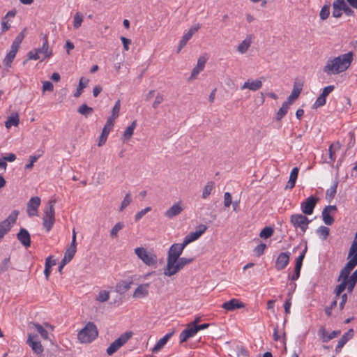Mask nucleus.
<instances>
[{
  "mask_svg": "<svg viewBox=\"0 0 357 357\" xmlns=\"http://www.w3.org/2000/svg\"><path fill=\"white\" fill-rule=\"evenodd\" d=\"M266 248V245L263 243H261L260 244L257 245L254 250L256 256L257 257L261 256L264 254Z\"/></svg>",
  "mask_w": 357,
  "mask_h": 357,
  "instance_id": "obj_52",
  "label": "nucleus"
},
{
  "mask_svg": "<svg viewBox=\"0 0 357 357\" xmlns=\"http://www.w3.org/2000/svg\"><path fill=\"white\" fill-rule=\"evenodd\" d=\"M262 86V82L259 79L250 80L248 79L245 82L243 85L241 86V89H248L251 91H257L261 89Z\"/></svg>",
  "mask_w": 357,
  "mask_h": 357,
  "instance_id": "obj_21",
  "label": "nucleus"
},
{
  "mask_svg": "<svg viewBox=\"0 0 357 357\" xmlns=\"http://www.w3.org/2000/svg\"><path fill=\"white\" fill-rule=\"evenodd\" d=\"M341 333V331L340 330L333 331H332L326 337H323V342H327L329 340L337 337Z\"/></svg>",
  "mask_w": 357,
  "mask_h": 357,
  "instance_id": "obj_55",
  "label": "nucleus"
},
{
  "mask_svg": "<svg viewBox=\"0 0 357 357\" xmlns=\"http://www.w3.org/2000/svg\"><path fill=\"white\" fill-rule=\"evenodd\" d=\"M194 258L181 257L171 267L166 266L164 269V275L166 276H172L183 269L186 265L191 264Z\"/></svg>",
  "mask_w": 357,
  "mask_h": 357,
  "instance_id": "obj_5",
  "label": "nucleus"
},
{
  "mask_svg": "<svg viewBox=\"0 0 357 357\" xmlns=\"http://www.w3.org/2000/svg\"><path fill=\"white\" fill-rule=\"evenodd\" d=\"M356 266V262L349 259V261L346 264V265L340 271L339 277L337 278V281L339 282L340 280H349L350 273Z\"/></svg>",
  "mask_w": 357,
  "mask_h": 357,
  "instance_id": "obj_13",
  "label": "nucleus"
},
{
  "mask_svg": "<svg viewBox=\"0 0 357 357\" xmlns=\"http://www.w3.org/2000/svg\"><path fill=\"white\" fill-rule=\"evenodd\" d=\"M208 59V55L206 53L202 54L197 61V66L195 67H204L207 60Z\"/></svg>",
  "mask_w": 357,
  "mask_h": 357,
  "instance_id": "obj_53",
  "label": "nucleus"
},
{
  "mask_svg": "<svg viewBox=\"0 0 357 357\" xmlns=\"http://www.w3.org/2000/svg\"><path fill=\"white\" fill-rule=\"evenodd\" d=\"M183 210V208L181 204L179 203H176L165 211V216L168 218H172L180 214Z\"/></svg>",
  "mask_w": 357,
  "mask_h": 357,
  "instance_id": "obj_20",
  "label": "nucleus"
},
{
  "mask_svg": "<svg viewBox=\"0 0 357 357\" xmlns=\"http://www.w3.org/2000/svg\"><path fill=\"white\" fill-rule=\"evenodd\" d=\"M251 43H252L251 38L250 37L246 38L244 40H243L241 42V43H240L238 45V46L237 47L238 51L239 52H241V54L246 52L250 46Z\"/></svg>",
  "mask_w": 357,
  "mask_h": 357,
  "instance_id": "obj_34",
  "label": "nucleus"
},
{
  "mask_svg": "<svg viewBox=\"0 0 357 357\" xmlns=\"http://www.w3.org/2000/svg\"><path fill=\"white\" fill-rule=\"evenodd\" d=\"M307 246H305L304 250L301 252L299 256L296 258L295 267H297L299 268H302L303 262V260L305 258V253L307 252Z\"/></svg>",
  "mask_w": 357,
  "mask_h": 357,
  "instance_id": "obj_43",
  "label": "nucleus"
},
{
  "mask_svg": "<svg viewBox=\"0 0 357 357\" xmlns=\"http://www.w3.org/2000/svg\"><path fill=\"white\" fill-rule=\"evenodd\" d=\"M77 112L80 114L87 117L93 112V109L88 106L86 103H84L78 107Z\"/></svg>",
  "mask_w": 357,
  "mask_h": 357,
  "instance_id": "obj_33",
  "label": "nucleus"
},
{
  "mask_svg": "<svg viewBox=\"0 0 357 357\" xmlns=\"http://www.w3.org/2000/svg\"><path fill=\"white\" fill-rule=\"evenodd\" d=\"M302 89H303V84L297 83V82H295L294 87L290 96L287 98V100L284 101V102H286L289 105H292L294 101L298 98Z\"/></svg>",
  "mask_w": 357,
  "mask_h": 357,
  "instance_id": "obj_17",
  "label": "nucleus"
},
{
  "mask_svg": "<svg viewBox=\"0 0 357 357\" xmlns=\"http://www.w3.org/2000/svg\"><path fill=\"white\" fill-rule=\"evenodd\" d=\"M132 202L130 194L128 192L124 197L119 208L120 211H122L126 207L130 205Z\"/></svg>",
  "mask_w": 357,
  "mask_h": 357,
  "instance_id": "obj_46",
  "label": "nucleus"
},
{
  "mask_svg": "<svg viewBox=\"0 0 357 357\" xmlns=\"http://www.w3.org/2000/svg\"><path fill=\"white\" fill-rule=\"evenodd\" d=\"M29 325H32L36 328V330L40 335L42 338H43L44 340L49 339V333L47 331V330L43 328V326L42 325H40L38 323H34V322H31L29 324Z\"/></svg>",
  "mask_w": 357,
  "mask_h": 357,
  "instance_id": "obj_29",
  "label": "nucleus"
},
{
  "mask_svg": "<svg viewBox=\"0 0 357 357\" xmlns=\"http://www.w3.org/2000/svg\"><path fill=\"white\" fill-rule=\"evenodd\" d=\"M133 335L132 331H126L115 340L106 349L108 356H112L123 347Z\"/></svg>",
  "mask_w": 357,
  "mask_h": 357,
  "instance_id": "obj_3",
  "label": "nucleus"
},
{
  "mask_svg": "<svg viewBox=\"0 0 357 357\" xmlns=\"http://www.w3.org/2000/svg\"><path fill=\"white\" fill-rule=\"evenodd\" d=\"M10 257L5 258L0 264V273H3L8 271L10 267Z\"/></svg>",
  "mask_w": 357,
  "mask_h": 357,
  "instance_id": "obj_49",
  "label": "nucleus"
},
{
  "mask_svg": "<svg viewBox=\"0 0 357 357\" xmlns=\"http://www.w3.org/2000/svg\"><path fill=\"white\" fill-rule=\"evenodd\" d=\"M26 31V28H24L23 30L15 37L14 41L15 43H19L21 45L22 40L25 37V32Z\"/></svg>",
  "mask_w": 357,
  "mask_h": 357,
  "instance_id": "obj_61",
  "label": "nucleus"
},
{
  "mask_svg": "<svg viewBox=\"0 0 357 357\" xmlns=\"http://www.w3.org/2000/svg\"><path fill=\"white\" fill-rule=\"evenodd\" d=\"M89 82V79H85L84 77L80 78L77 91L74 93V96L75 98H78L81 96V94L82 93L83 89L86 87Z\"/></svg>",
  "mask_w": 357,
  "mask_h": 357,
  "instance_id": "obj_31",
  "label": "nucleus"
},
{
  "mask_svg": "<svg viewBox=\"0 0 357 357\" xmlns=\"http://www.w3.org/2000/svg\"><path fill=\"white\" fill-rule=\"evenodd\" d=\"M16 53L17 52L14 51L10 50V52L7 54L3 60V64L6 67H10V65L15 57Z\"/></svg>",
  "mask_w": 357,
  "mask_h": 357,
  "instance_id": "obj_40",
  "label": "nucleus"
},
{
  "mask_svg": "<svg viewBox=\"0 0 357 357\" xmlns=\"http://www.w3.org/2000/svg\"><path fill=\"white\" fill-rule=\"evenodd\" d=\"M338 183L339 181L337 179H336L333 185L326 190V199L328 200V202H331V200L335 197Z\"/></svg>",
  "mask_w": 357,
  "mask_h": 357,
  "instance_id": "obj_27",
  "label": "nucleus"
},
{
  "mask_svg": "<svg viewBox=\"0 0 357 357\" xmlns=\"http://www.w3.org/2000/svg\"><path fill=\"white\" fill-rule=\"evenodd\" d=\"M319 199L314 195L307 197L301 204V209L303 214L309 215L312 214L316 204Z\"/></svg>",
  "mask_w": 357,
  "mask_h": 357,
  "instance_id": "obj_10",
  "label": "nucleus"
},
{
  "mask_svg": "<svg viewBox=\"0 0 357 357\" xmlns=\"http://www.w3.org/2000/svg\"><path fill=\"white\" fill-rule=\"evenodd\" d=\"M334 89H335V86L333 85H329V86H325L323 89L321 94L324 95V96L325 98H326L328 96V94L334 90Z\"/></svg>",
  "mask_w": 357,
  "mask_h": 357,
  "instance_id": "obj_63",
  "label": "nucleus"
},
{
  "mask_svg": "<svg viewBox=\"0 0 357 357\" xmlns=\"http://www.w3.org/2000/svg\"><path fill=\"white\" fill-rule=\"evenodd\" d=\"M274 229L271 227H265L263 228L259 234V236L262 238L266 239L273 236Z\"/></svg>",
  "mask_w": 357,
  "mask_h": 357,
  "instance_id": "obj_36",
  "label": "nucleus"
},
{
  "mask_svg": "<svg viewBox=\"0 0 357 357\" xmlns=\"http://www.w3.org/2000/svg\"><path fill=\"white\" fill-rule=\"evenodd\" d=\"M346 282H347L346 284V289H347V292L349 294H351L357 282L351 280H346Z\"/></svg>",
  "mask_w": 357,
  "mask_h": 357,
  "instance_id": "obj_60",
  "label": "nucleus"
},
{
  "mask_svg": "<svg viewBox=\"0 0 357 357\" xmlns=\"http://www.w3.org/2000/svg\"><path fill=\"white\" fill-rule=\"evenodd\" d=\"M353 52H349L333 59H329L324 67H349L353 60Z\"/></svg>",
  "mask_w": 357,
  "mask_h": 357,
  "instance_id": "obj_4",
  "label": "nucleus"
},
{
  "mask_svg": "<svg viewBox=\"0 0 357 357\" xmlns=\"http://www.w3.org/2000/svg\"><path fill=\"white\" fill-rule=\"evenodd\" d=\"M330 15V4L324 5L319 13L320 19L322 20H326Z\"/></svg>",
  "mask_w": 357,
  "mask_h": 357,
  "instance_id": "obj_41",
  "label": "nucleus"
},
{
  "mask_svg": "<svg viewBox=\"0 0 357 357\" xmlns=\"http://www.w3.org/2000/svg\"><path fill=\"white\" fill-rule=\"evenodd\" d=\"M232 203V197L229 192H227L224 195V205L225 207H229Z\"/></svg>",
  "mask_w": 357,
  "mask_h": 357,
  "instance_id": "obj_59",
  "label": "nucleus"
},
{
  "mask_svg": "<svg viewBox=\"0 0 357 357\" xmlns=\"http://www.w3.org/2000/svg\"><path fill=\"white\" fill-rule=\"evenodd\" d=\"M55 199H51L48 202L47 206L44 208V216L43 218V225L47 231H50L55 222V211L54 204Z\"/></svg>",
  "mask_w": 357,
  "mask_h": 357,
  "instance_id": "obj_2",
  "label": "nucleus"
},
{
  "mask_svg": "<svg viewBox=\"0 0 357 357\" xmlns=\"http://www.w3.org/2000/svg\"><path fill=\"white\" fill-rule=\"evenodd\" d=\"M17 238L26 248L30 247L31 243V236L25 228H20L17 234Z\"/></svg>",
  "mask_w": 357,
  "mask_h": 357,
  "instance_id": "obj_15",
  "label": "nucleus"
},
{
  "mask_svg": "<svg viewBox=\"0 0 357 357\" xmlns=\"http://www.w3.org/2000/svg\"><path fill=\"white\" fill-rule=\"evenodd\" d=\"M184 248L180 243L172 244L167 253V266L171 267L175 264L183 252Z\"/></svg>",
  "mask_w": 357,
  "mask_h": 357,
  "instance_id": "obj_8",
  "label": "nucleus"
},
{
  "mask_svg": "<svg viewBox=\"0 0 357 357\" xmlns=\"http://www.w3.org/2000/svg\"><path fill=\"white\" fill-rule=\"evenodd\" d=\"M37 339V335L29 334L26 343L31 347L32 350L36 354H41L43 352V347L40 341L34 340Z\"/></svg>",
  "mask_w": 357,
  "mask_h": 357,
  "instance_id": "obj_14",
  "label": "nucleus"
},
{
  "mask_svg": "<svg viewBox=\"0 0 357 357\" xmlns=\"http://www.w3.org/2000/svg\"><path fill=\"white\" fill-rule=\"evenodd\" d=\"M149 284H142L139 285L135 292L133 294V296L136 298H144L149 294Z\"/></svg>",
  "mask_w": 357,
  "mask_h": 357,
  "instance_id": "obj_23",
  "label": "nucleus"
},
{
  "mask_svg": "<svg viewBox=\"0 0 357 357\" xmlns=\"http://www.w3.org/2000/svg\"><path fill=\"white\" fill-rule=\"evenodd\" d=\"M337 306V300H333L329 306L326 307L325 313L328 317H331L332 314V310Z\"/></svg>",
  "mask_w": 357,
  "mask_h": 357,
  "instance_id": "obj_57",
  "label": "nucleus"
},
{
  "mask_svg": "<svg viewBox=\"0 0 357 357\" xmlns=\"http://www.w3.org/2000/svg\"><path fill=\"white\" fill-rule=\"evenodd\" d=\"M98 336V331L93 322H88L85 326L79 331L77 338L82 343L92 342Z\"/></svg>",
  "mask_w": 357,
  "mask_h": 357,
  "instance_id": "obj_1",
  "label": "nucleus"
},
{
  "mask_svg": "<svg viewBox=\"0 0 357 357\" xmlns=\"http://www.w3.org/2000/svg\"><path fill=\"white\" fill-rule=\"evenodd\" d=\"M174 333V330H172L171 332L167 333L165 336L160 338L157 343L155 344L154 347L152 349L153 353L158 352L161 349L164 347V346L167 344L168 340L172 337V336Z\"/></svg>",
  "mask_w": 357,
  "mask_h": 357,
  "instance_id": "obj_18",
  "label": "nucleus"
},
{
  "mask_svg": "<svg viewBox=\"0 0 357 357\" xmlns=\"http://www.w3.org/2000/svg\"><path fill=\"white\" fill-rule=\"evenodd\" d=\"M291 293H289L287 294V299L284 304V312L286 314L290 313V307L291 305Z\"/></svg>",
  "mask_w": 357,
  "mask_h": 357,
  "instance_id": "obj_56",
  "label": "nucleus"
},
{
  "mask_svg": "<svg viewBox=\"0 0 357 357\" xmlns=\"http://www.w3.org/2000/svg\"><path fill=\"white\" fill-rule=\"evenodd\" d=\"M347 68H324V72L329 76L333 75H337L344 71Z\"/></svg>",
  "mask_w": 357,
  "mask_h": 357,
  "instance_id": "obj_50",
  "label": "nucleus"
},
{
  "mask_svg": "<svg viewBox=\"0 0 357 357\" xmlns=\"http://www.w3.org/2000/svg\"><path fill=\"white\" fill-rule=\"evenodd\" d=\"M213 188H214V183L213 181H208L203 190L202 198L203 199L207 198L210 195Z\"/></svg>",
  "mask_w": 357,
  "mask_h": 357,
  "instance_id": "obj_39",
  "label": "nucleus"
},
{
  "mask_svg": "<svg viewBox=\"0 0 357 357\" xmlns=\"http://www.w3.org/2000/svg\"><path fill=\"white\" fill-rule=\"evenodd\" d=\"M190 33H185L179 42V45L177 49V52H179L186 45L188 41L191 38Z\"/></svg>",
  "mask_w": 357,
  "mask_h": 357,
  "instance_id": "obj_45",
  "label": "nucleus"
},
{
  "mask_svg": "<svg viewBox=\"0 0 357 357\" xmlns=\"http://www.w3.org/2000/svg\"><path fill=\"white\" fill-rule=\"evenodd\" d=\"M137 126V121L135 120L132 122V123L123 132V137L124 140H129L134 132V130L135 129Z\"/></svg>",
  "mask_w": 357,
  "mask_h": 357,
  "instance_id": "obj_30",
  "label": "nucleus"
},
{
  "mask_svg": "<svg viewBox=\"0 0 357 357\" xmlns=\"http://www.w3.org/2000/svg\"><path fill=\"white\" fill-rule=\"evenodd\" d=\"M82 21H83L82 15L79 12L76 13L74 16V22H73L74 29H78L79 27H80Z\"/></svg>",
  "mask_w": 357,
  "mask_h": 357,
  "instance_id": "obj_44",
  "label": "nucleus"
},
{
  "mask_svg": "<svg viewBox=\"0 0 357 357\" xmlns=\"http://www.w3.org/2000/svg\"><path fill=\"white\" fill-rule=\"evenodd\" d=\"M20 122L19 115L17 113L12 114L7 121L5 122V126L8 129L11 126H17Z\"/></svg>",
  "mask_w": 357,
  "mask_h": 357,
  "instance_id": "obj_28",
  "label": "nucleus"
},
{
  "mask_svg": "<svg viewBox=\"0 0 357 357\" xmlns=\"http://www.w3.org/2000/svg\"><path fill=\"white\" fill-rule=\"evenodd\" d=\"M186 336L189 338L193 337L197 333L195 326L188 325L187 328L183 330Z\"/></svg>",
  "mask_w": 357,
  "mask_h": 357,
  "instance_id": "obj_48",
  "label": "nucleus"
},
{
  "mask_svg": "<svg viewBox=\"0 0 357 357\" xmlns=\"http://www.w3.org/2000/svg\"><path fill=\"white\" fill-rule=\"evenodd\" d=\"M346 15L349 17L354 16V11L346 3V5L342 8Z\"/></svg>",
  "mask_w": 357,
  "mask_h": 357,
  "instance_id": "obj_64",
  "label": "nucleus"
},
{
  "mask_svg": "<svg viewBox=\"0 0 357 357\" xmlns=\"http://www.w3.org/2000/svg\"><path fill=\"white\" fill-rule=\"evenodd\" d=\"M289 106L290 105L284 102L282 103V107L279 109L275 116V120L277 121H280L287 114Z\"/></svg>",
  "mask_w": 357,
  "mask_h": 357,
  "instance_id": "obj_32",
  "label": "nucleus"
},
{
  "mask_svg": "<svg viewBox=\"0 0 357 357\" xmlns=\"http://www.w3.org/2000/svg\"><path fill=\"white\" fill-rule=\"evenodd\" d=\"M124 227V224L121 222H117L110 231V236L112 238H116L118 232Z\"/></svg>",
  "mask_w": 357,
  "mask_h": 357,
  "instance_id": "obj_38",
  "label": "nucleus"
},
{
  "mask_svg": "<svg viewBox=\"0 0 357 357\" xmlns=\"http://www.w3.org/2000/svg\"><path fill=\"white\" fill-rule=\"evenodd\" d=\"M114 124H108V119L107 120V122L102 129V133L99 137V142H98V146H101L103 145L107 139L108 135L112 130V126Z\"/></svg>",
  "mask_w": 357,
  "mask_h": 357,
  "instance_id": "obj_22",
  "label": "nucleus"
},
{
  "mask_svg": "<svg viewBox=\"0 0 357 357\" xmlns=\"http://www.w3.org/2000/svg\"><path fill=\"white\" fill-rule=\"evenodd\" d=\"M317 234L320 235L323 240H326L330 234V229L327 227L321 226L317 229Z\"/></svg>",
  "mask_w": 357,
  "mask_h": 357,
  "instance_id": "obj_42",
  "label": "nucleus"
},
{
  "mask_svg": "<svg viewBox=\"0 0 357 357\" xmlns=\"http://www.w3.org/2000/svg\"><path fill=\"white\" fill-rule=\"evenodd\" d=\"M109 298V293L107 291H100L97 297V301L103 303L107 301Z\"/></svg>",
  "mask_w": 357,
  "mask_h": 357,
  "instance_id": "obj_51",
  "label": "nucleus"
},
{
  "mask_svg": "<svg viewBox=\"0 0 357 357\" xmlns=\"http://www.w3.org/2000/svg\"><path fill=\"white\" fill-rule=\"evenodd\" d=\"M19 211L14 210L6 219L0 222V242L4 236L10 231L13 224L16 222Z\"/></svg>",
  "mask_w": 357,
  "mask_h": 357,
  "instance_id": "obj_6",
  "label": "nucleus"
},
{
  "mask_svg": "<svg viewBox=\"0 0 357 357\" xmlns=\"http://www.w3.org/2000/svg\"><path fill=\"white\" fill-rule=\"evenodd\" d=\"M132 281L121 280L117 283L116 286V291L120 294H123L129 290Z\"/></svg>",
  "mask_w": 357,
  "mask_h": 357,
  "instance_id": "obj_25",
  "label": "nucleus"
},
{
  "mask_svg": "<svg viewBox=\"0 0 357 357\" xmlns=\"http://www.w3.org/2000/svg\"><path fill=\"white\" fill-rule=\"evenodd\" d=\"M326 98L324 95L320 94L319 96L317 98L315 102L313 105V108H317L321 106H324L326 104Z\"/></svg>",
  "mask_w": 357,
  "mask_h": 357,
  "instance_id": "obj_54",
  "label": "nucleus"
},
{
  "mask_svg": "<svg viewBox=\"0 0 357 357\" xmlns=\"http://www.w3.org/2000/svg\"><path fill=\"white\" fill-rule=\"evenodd\" d=\"M291 253L289 252H281L275 260V268L277 271L284 270L289 264Z\"/></svg>",
  "mask_w": 357,
  "mask_h": 357,
  "instance_id": "obj_12",
  "label": "nucleus"
},
{
  "mask_svg": "<svg viewBox=\"0 0 357 357\" xmlns=\"http://www.w3.org/2000/svg\"><path fill=\"white\" fill-rule=\"evenodd\" d=\"M322 219L327 225H332L334 222L333 217L330 215V213L326 209H323L322 211Z\"/></svg>",
  "mask_w": 357,
  "mask_h": 357,
  "instance_id": "obj_37",
  "label": "nucleus"
},
{
  "mask_svg": "<svg viewBox=\"0 0 357 357\" xmlns=\"http://www.w3.org/2000/svg\"><path fill=\"white\" fill-rule=\"evenodd\" d=\"M54 90V85L50 81H45L43 82V91H50L52 92Z\"/></svg>",
  "mask_w": 357,
  "mask_h": 357,
  "instance_id": "obj_58",
  "label": "nucleus"
},
{
  "mask_svg": "<svg viewBox=\"0 0 357 357\" xmlns=\"http://www.w3.org/2000/svg\"><path fill=\"white\" fill-rule=\"evenodd\" d=\"M135 253L137 256L147 266H155L157 264V256L155 254L149 253L144 248H137L135 249Z\"/></svg>",
  "mask_w": 357,
  "mask_h": 357,
  "instance_id": "obj_9",
  "label": "nucleus"
},
{
  "mask_svg": "<svg viewBox=\"0 0 357 357\" xmlns=\"http://www.w3.org/2000/svg\"><path fill=\"white\" fill-rule=\"evenodd\" d=\"M121 107V101H116L112 111V114L108 117V124H114L115 119L119 116Z\"/></svg>",
  "mask_w": 357,
  "mask_h": 357,
  "instance_id": "obj_24",
  "label": "nucleus"
},
{
  "mask_svg": "<svg viewBox=\"0 0 357 357\" xmlns=\"http://www.w3.org/2000/svg\"><path fill=\"white\" fill-rule=\"evenodd\" d=\"M27 59L26 60H24L23 61V65H25L26 63L28 61V60L29 59H34V60H37V59H42V56L39 54V53L37 52V51H36L35 50H32V51H30L28 54H27Z\"/></svg>",
  "mask_w": 357,
  "mask_h": 357,
  "instance_id": "obj_47",
  "label": "nucleus"
},
{
  "mask_svg": "<svg viewBox=\"0 0 357 357\" xmlns=\"http://www.w3.org/2000/svg\"><path fill=\"white\" fill-rule=\"evenodd\" d=\"M347 259L357 263V240L354 238L352 244L349 248Z\"/></svg>",
  "mask_w": 357,
  "mask_h": 357,
  "instance_id": "obj_26",
  "label": "nucleus"
},
{
  "mask_svg": "<svg viewBox=\"0 0 357 357\" xmlns=\"http://www.w3.org/2000/svg\"><path fill=\"white\" fill-rule=\"evenodd\" d=\"M310 220L306 215L301 213H294L290 216V222L294 228H299L303 233H305L308 228Z\"/></svg>",
  "mask_w": 357,
  "mask_h": 357,
  "instance_id": "obj_7",
  "label": "nucleus"
},
{
  "mask_svg": "<svg viewBox=\"0 0 357 357\" xmlns=\"http://www.w3.org/2000/svg\"><path fill=\"white\" fill-rule=\"evenodd\" d=\"M40 38L43 40L40 47L35 49L38 53L42 56V61L52 56V50L49 49L48 38L47 34L40 33Z\"/></svg>",
  "mask_w": 357,
  "mask_h": 357,
  "instance_id": "obj_11",
  "label": "nucleus"
},
{
  "mask_svg": "<svg viewBox=\"0 0 357 357\" xmlns=\"http://www.w3.org/2000/svg\"><path fill=\"white\" fill-rule=\"evenodd\" d=\"M40 204V199L39 197H33L29 199L27 204V208L28 213L30 216L36 215V213H31V211L32 210L35 212H37L38 208L39 207Z\"/></svg>",
  "mask_w": 357,
  "mask_h": 357,
  "instance_id": "obj_19",
  "label": "nucleus"
},
{
  "mask_svg": "<svg viewBox=\"0 0 357 357\" xmlns=\"http://www.w3.org/2000/svg\"><path fill=\"white\" fill-rule=\"evenodd\" d=\"M354 329L350 328L342 336V337L339 340L338 342H340L341 344L344 345L349 340H351L354 337Z\"/></svg>",
  "mask_w": 357,
  "mask_h": 357,
  "instance_id": "obj_35",
  "label": "nucleus"
},
{
  "mask_svg": "<svg viewBox=\"0 0 357 357\" xmlns=\"http://www.w3.org/2000/svg\"><path fill=\"white\" fill-rule=\"evenodd\" d=\"M76 250L68 248L65 252L64 256L66 258H68V259L72 260L76 253Z\"/></svg>",
  "mask_w": 357,
  "mask_h": 357,
  "instance_id": "obj_62",
  "label": "nucleus"
},
{
  "mask_svg": "<svg viewBox=\"0 0 357 357\" xmlns=\"http://www.w3.org/2000/svg\"><path fill=\"white\" fill-rule=\"evenodd\" d=\"M244 307L245 304L236 298H232L229 301L225 302L222 305V307L227 311H234Z\"/></svg>",
  "mask_w": 357,
  "mask_h": 357,
  "instance_id": "obj_16",
  "label": "nucleus"
}]
</instances>
